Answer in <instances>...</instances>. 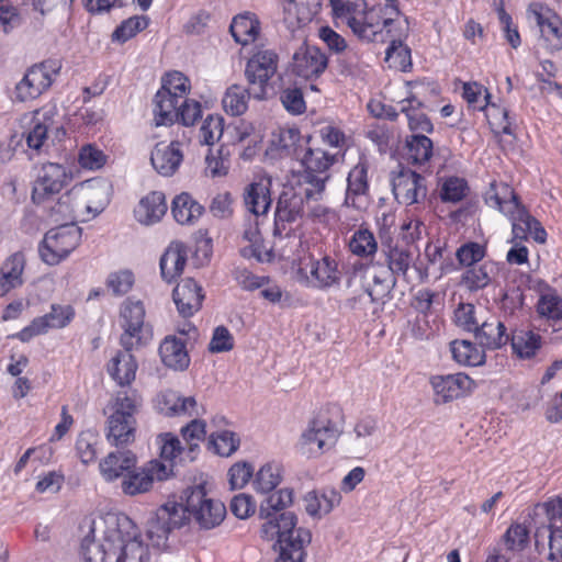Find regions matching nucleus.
I'll return each mask as SVG.
<instances>
[{"label": "nucleus", "mask_w": 562, "mask_h": 562, "mask_svg": "<svg viewBox=\"0 0 562 562\" xmlns=\"http://www.w3.org/2000/svg\"><path fill=\"white\" fill-rule=\"evenodd\" d=\"M95 530L101 533L98 541L87 535L81 542L86 562H148V549L126 515L109 513L93 522L91 533Z\"/></svg>", "instance_id": "f257e3e1"}, {"label": "nucleus", "mask_w": 562, "mask_h": 562, "mask_svg": "<svg viewBox=\"0 0 562 562\" xmlns=\"http://www.w3.org/2000/svg\"><path fill=\"white\" fill-rule=\"evenodd\" d=\"M293 502V492L281 488L270 493L261 503L259 517L265 519L261 526L262 537L277 539L279 557L276 562H304L305 548L312 540L308 529L296 527L297 518L292 512H285Z\"/></svg>", "instance_id": "f03ea898"}, {"label": "nucleus", "mask_w": 562, "mask_h": 562, "mask_svg": "<svg viewBox=\"0 0 562 562\" xmlns=\"http://www.w3.org/2000/svg\"><path fill=\"white\" fill-rule=\"evenodd\" d=\"M485 202L510 217L514 239L522 240L532 236L536 241L544 243L546 231L519 203L518 196L507 183H491Z\"/></svg>", "instance_id": "7ed1b4c3"}, {"label": "nucleus", "mask_w": 562, "mask_h": 562, "mask_svg": "<svg viewBox=\"0 0 562 562\" xmlns=\"http://www.w3.org/2000/svg\"><path fill=\"white\" fill-rule=\"evenodd\" d=\"M337 24H345L359 38H372L380 30L379 11L368 9L364 0H331Z\"/></svg>", "instance_id": "20e7f679"}, {"label": "nucleus", "mask_w": 562, "mask_h": 562, "mask_svg": "<svg viewBox=\"0 0 562 562\" xmlns=\"http://www.w3.org/2000/svg\"><path fill=\"white\" fill-rule=\"evenodd\" d=\"M183 512L201 528L212 529L223 521L226 507L222 502L209 497L204 486L196 485L186 491L184 508L180 514Z\"/></svg>", "instance_id": "39448f33"}, {"label": "nucleus", "mask_w": 562, "mask_h": 562, "mask_svg": "<svg viewBox=\"0 0 562 562\" xmlns=\"http://www.w3.org/2000/svg\"><path fill=\"white\" fill-rule=\"evenodd\" d=\"M339 435L337 425L330 418L316 416L300 436L297 451L306 458L318 457L336 443Z\"/></svg>", "instance_id": "423d86ee"}, {"label": "nucleus", "mask_w": 562, "mask_h": 562, "mask_svg": "<svg viewBox=\"0 0 562 562\" xmlns=\"http://www.w3.org/2000/svg\"><path fill=\"white\" fill-rule=\"evenodd\" d=\"M336 160V154H329L322 148L308 147L305 149L301 158L304 171L300 181L313 188L312 191L307 192L310 196H324L326 183L330 178L328 170Z\"/></svg>", "instance_id": "0eeeda50"}, {"label": "nucleus", "mask_w": 562, "mask_h": 562, "mask_svg": "<svg viewBox=\"0 0 562 562\" xmlns=\"http://www.w3.org/2000/svg\"><path fill=\"white\" fill-rule=\"evenodd\" d=\"M81 239V228L75 224H64L49 229L40 247L42 259L48 265H57L65 259Z\"/></svg>", "instance_id": "6e6552de"}, {"label": "nucleus", "mask_w": 562, "mask_h": 562, "mask_svg": "<svg viewBox=\"0 0 562 562\" xmlns=\"http://www.w3.org/2000/svg\"><path fill=\"white\" fill-rule=\"evenodd\" d=\"M279 57L272 49H259L247 61L245 76L250 87L252 97L262 100L267 95L269 80L278 70Z\"/></svg>", "instance_id": "1a4fd4ad"}, {"label": "nucleus", "mask_w": 562, "mask_h": 562, "mask_svg": "<svg viewBox=\"0 0 562 562\" xmlns=\"http://www.w3.org/2000/svg\"><path fill=\"white\" fill-rule=\"evenodd\" d=\"M369 278L372 283L364 285V291L368 293L372 302H380L387 297L396 286L397 280L392 272L380 267H369L362 262H355L348 272L347 285L351 286L357 279Z\"/></svg>", "instance_id": "9d476101"}, {"label": "nucleus", "mask_w": 562, "mask_h": 562, "mask_svg": "<svg viewBox=\"0 0 562 562\" xmlns=\"http://www.w3.org/2000/svg\"><path fill=\"white\" fill-rule=\"evenodd\" d=\"M313 188L299 180V186H284L276 207V225L292 223L305 215V201L317 202L323 198L310 196Z\"/></svg>", "instance_id": "9b49d317"}, {"label": "nucleus", "mask_w": 562, "mask_h": 562, "mask_svg": "<svg viewBox=\"0 0 562 562\" xmlns=\"http://www.w3.org/2000/svg\"><path fill=\"white\" fill-rule=\"evenodd\" d=\"M171 474L170 464L153 460L146 467L138 468L137 464L130 470L121 481V488L125 495L135 496L148 492L155 480L162 481Z\"/></svg>", "instance_id": "f8f14e48"}, {"label": "nucleus", "mask_w": 562, "mask_h": 562, "mask_svg": "<svg viewBox=\"0 0 562 562\" xmlns=\"http://www.w3.org/2000/svg\"><path fill=\"white\" fill-rule=\"evenodd\" d=\"M56 109L54 106H44L33 112L24 113L20 123L25 130V137L29 148L40 150L47 140L48 131L54 126Z\"/></svg>", "instance_id": "ddd939ff"}, {"label": "nucleus", "mask_w": 562, "mask_h": 562, "mask_svg": "<svg viewBox=\"0 0 562 562\" xmlns=\"http://www.w3.org/2000/svg\"><path fill=\"white\" fill-rule=\"evenodd\" d=\"M69 180L70 176L63 165L56 162L44 164L33 186V202L43 203L59 193Z\"/></svg>", "instance_id": "4468645a"}, {"label": "nucleus", "mask_w": 562, "mask_h": 562, "mask_svg": "<svg viewBox=\"0 0 562 562\" xmlns=\"http://www.w3.org/2000/svg\"><path fill=\"white\" fill-rule=\"evenodd\" d=\"M528 14L539 27L541 40L547 49L550 52L562 49V20L560 16L540 3L530 4Z\"/></svg>", "instance_id": "2eb2a0df"}, {"label": "nucleus", "mask_w": 562, "mask_h": 562, "mask_svg": "<svg viewBox=\"0 0 562 562\" xmlns=\"http://www.w3.org/2000/svg\"><path fill=\"white\" fill-rule=\"evenodd\" d=\"M392 191L401 204H419L427 195L425 178L411 169L402 168L397 173L393 172Z\"/></svg>", "instance_id": "dca6fc26"}, {"label": "nucleus", "mask_w": 562, "mask_h": 562, "mask_svg": "<svg viewBox=\"0 0 562 562\" xmlns=\"http://www.w3.org/2000/svg\"><path fill=\"white\" fill-rule=\"evenodd\" d=\"M180 512L181 507L176 505L162 506L147 521L146 533L153 547L166 548L170 531L182 527L183 517Z\"/></svg>", "instance_id": "f3484780"}, {"label": "nucleus", "mask_w": 562, "mask_h": 562, "mask_svg": "<svg viewBox=\"0 0 562 562\" xmlns=\"http://www.w3.org/2000/svg\"><path fill=\"white\" fill-rule=\"evenodd\" d=\"M407 86L411 88L409 95L398 102L400 112L404 113L408 127L413 132L431 133L434 127L428 116L422 111L424 105L420 99L423 90L426 89L424 81H409Z\"/></svg>", "instance_id": "a211bd4d"}, {"label": "nucleus", "mask_w": 562, "mask_h": 562, "mask_svg": "<svg viewBox=\"0 0 562 562\" xmlns=\"http://www.w3.org/2000/svg\"><path fill=\"white\" fill-rule=\"evenodd\" d=\"M121 319L124 333L121 336L123 348L133 349L140 342V331L144 326L145 307L142 301L127 299L121 306Z\"/></svg>", "instance_id": "6ab92c4d"}, {"label": "nucleus", "mask_w": 562, "mask_h": 562, "mask_svg": "<svg viewBox=\"0 0 562 562\" xmlns=\"http://www.w3.org/2000/svg\"><path fill=\"white\" fill-rule=\"evenodd\" d=\"M328 58L318 47L302 44L293 54L291 69L304 79L318 78L327 68Z\"/></svg>", "instance_id": "aec40b11"}, {"label": "nucleus", "mask_w": 562, "mask_h": 562, "mask_svg": "<svg viewBox=\"0 0 562 562\" xmlns=\"http://www.w3.org/2000/svg\"><path fill=\"white\" fill-rule=\"evenodd\" d=\"M368 162L363 159L349 171L344 204L363 210L369 204Z\"/></svg>", "instance_id": "412c9836"}, {"label": "nucleus", "mask_w": 562, "mask_h": 562, "mask_svg": "<svg viewBox=\"0 0 562 562\" xmlns=\"http://www.w3.org/2000/svg\"><path fill=\"white\" fill-rule=\"evenodd\" d=\"M75 311L71 305H52L49 313L35 318L31 325L21 331V339L27 340L33 336L46 333L50 328H64L74 318Z\"/></svg>", "instance_id": "4be33fe9"}, {"label": "nucleus", "mask_w": 562, "mask_h": 562, "mask_svg": "<svg viewBox=\"0 0 562 562\" xmlns=\"http://www.w3.org/2000/svg\"><path fill=\"white\" fill-rule=\"evenodd\" d=\"M87 192L83 186L75 187L64 194L52 207V216L55 222L75 221L89 213L91 207L86 204Z\"/></svg>", "instance_id": "5701e85b"}, {"label": "nucleus", "mask_w": 562, "mask_h": 562, "mask_svg": "<svg viewBox=\"0 0 562 562\" xmlns=\"http://www.w3.org/2000/svg\"><path fill=\"white\" fill-rule=\"evenodd\" d=\"M437 404L448 403L470 390L473 381L464 373L435 375L430 379Z\"/></svg>", "instance_id": "b1692460"}, {"label": "nucleus", "mask_w": 562, "mask_h": 562, "mask_svg": "<svg viewBox=\"0 0 562 562\" xmlns=\"http://www.w3.org/2000/svg\"><path fill=\"white\" fill-rule=\"evenodd\" d=\"M137 464V458L131 450L117 449L109 452L99 463V470L106 482L123 480Z\"/></svg>", "instance_id": "393cba45"}, {"label": "nucleus", "mask_w": 562, "mask_h": 562, "mask_svg": "<svg viewBox=\"0 0 562 562\" xmlns=\"http://www.w3.org/2000/svg\"><path fill=\"white\" fill-rule=\"evenodd\" d=\"M179 142L169 144L160 142L156 144L150 155V162L154 169L164 177H170L179 169L183 154Z\"/></svg>", "instance_id": "a878e982"}, {"label": "nucleus", "mask_w": 562, "mask_h": 562, "mask_svg": "<svg viewBox=\"0 0 562 562\" xmlns=\"http://www.w3.org/2000/svg\"><path fill=\"white\" fill-rule=\"evenodd\" d=\"M172 297L179 314L191 317L201 308L204 294L202 288L192 278H187L177 284Z\"/></svg>", "instance_id": "bb28decb"}, {"label": "nucleus", "mask_w": 562, "mask_h": 562, "mask_svg": "<svg viewBox=\"0 0 562 562\" xmlns=\"http://www.w3.org/2000/svg\"><path fill=\"white\" fill-rule=\"evenodd\" d=\"M382 252L385 257L387 271L395 276V279L402 278L408 281V270L415 265V255L407 246L393 244L391 239L382 241Z\"/></svg>", "instance_id": "cd10ccee"}, {"label": "nucleus", "mask_w": 562, "mask_h": 562, "mask_svg": "<svg viewBox=\"0 0 562 562\" xmlns=\"http://www.w3.org/2000/svg\"><path fill=\"white\" fill-rule=\"evenodd\" d=\"M271 178L262 177L249 183L244 191L246 209L256 217L266 215L271 206Z\"/></svg>", "instance_id": "c85d7f7f"}, {"label": "nucleus", "mask_w": 562, "mask_h": 562, "mask_svg": "<svg viewBox=\"0 0 562 562\" xmlns=\"http://www.w3.org/2000/svg\"><path fill=\"white\" fill-rule=\"evenodd\" d=\"M167 209L165 194L160 191H153L140 199L134 209V216L138 223L148 226L160 222Z\"/></svg>", "instance_id": "c756f323"}, {"label": "nucleus", "mask_w": 562, "mask_h": 562, "mask_svg": "<svg viewBox=\"0 0 562 562\" xmlns=\"http://www.w3.org/2000/svg\"><path fill=\"white\" fill-rule=\"evenodd\" d=\"M131 350H119L106 366L108 373L120 386L130 385L135 380L138 366Z\"/></svg>", "instance_id": "7c9ffc66"}, {"label": "nucleus", "mask_w": 562, "mask_h": 562, "mask_svg": "<svg viewBox=\"0 0 562 562\" xmlns=\"http://www.w3.org/2000/svg\"><path fill=\"white\" fill-rule=\"evenodd\" d=\"M164 364L176 371H183L190 364V357L183 340L176 336H167L159 347Z\"/></svg>", "instance_id": "2f4dec72"}, {"label": "nucleus", "mask_w": 562, "mask_h": 562, "mask_svg": "<svg viewBox=\"0 0 562 562\" xmlns=\"http://www.w3.org/2000/svg\"><path fill=\"white\" fill-rule=\"evenodd\" d=\"M304 502L306 513L312 517L321 518L340 504L341 495L334 488L311 491L305 495Z\"/></svg>", "instance_id": "473e14b6"}, {"label": "nucleus", "mask_w": 562, "mask_h": 562, "mask_svg": "<svg viewBox=\"0 0 562 562\" xmlns=\"http://www.w3.org/2000/svg\"><path fill=\"white\" fill-rule=\"evenodd\" d=\"M188 258V249L181 241H172L160 258L161 277L171 282L183 271Z\"/></svg>", "instance_id": "72a5a7b5"}, {"label": "nucleus", "mask_w": 562, "mask_h": 562, "mask_svg": "<svg viewBox=\"0 0 562 562\" xmlns=\"http://www.w3.org/2000/svg\"><path fill=\"white\" fill-rule=\"evenodd\" d=\"M321 7L319 0H291L284 7V22L294 30L312 21Z\"/></svg>", "instance_id": "f704fd0d"}, {"label": "nucleus", "mask_w": 562, "mask_h": 562, "mask_svg": "<svg viewBox=\"0 0 562 562\" xmlns=\"http://www.w3.org/2000/svg\"><path fill=\"white\" fill-rule=\"evenodd\" d=\"M477 342L488 349H497L507 344L509 336L502 322L495 317L484 321L473 331Z\"/></svg>", "instance_id": "c9c22d12"}, {"label": "nucleus", "mask_w": 562, "mask_h": 562, "mask_svg": "<svg viewBox=\"0 0 562 562\" xmlns=\"http://www.w3.org/2000/svg\"><path fill=\"white\" fill-rule=\"evenodd\" d=\"M136 419L122 415H110L108 418L106 439L116 448L127 446L135 440Z\"/></svg>", "instance_id": "e433bc0d"}, {"label": "nucleus", "mask_w": 562, "mask_h": 562, "mask_svg": "<svg viewBox=\"0 0 562 562\" xmlns=\"http://www.w3.org/2000/svg\"><path fill=\"white\" fill-rule=\"evenodd\" d=\"M195 406L194 397H182L171 390L161 392L156 400L157 409L166 416L192 415Z\"/></svg>", "instance_id": "4c0bfd02"}, {"label": "nucleus", "mask_w": 562, "mask_h": 562, "mask_svg": "<svg viewBox=\"0 0 562 562\" xmlns=\"http://www.w3.org/2000/svg\"><path fill=\"white\" fill-rule=\"evenodd\" d=\"M380 30H376V34L372 38H362L366 42H390V44H402L408 36V21L404 20L383 18L379 13Z\"/></svg>", "instance_id": "58836bf2"}, {"label": "nucleus", "mask_w": 562, "mask_h": 562, "mask_svg": "<svg viewBox=\"0 0 562 562\" xmlns=\"http://www.w3.org/2000/svg\"><path fill=\"white\" fill-rule=\"evenodd\" d=\"M181 101L168 90H158L154 98L155 125H171L178 121Z\"/></svg>", "instance_id": "ea45409f"}, {"label": "nucleus", "mask_w": 562, "mask_h": 562, "mask_svg": "<svg viewBox=\"0 0 562 562\" xmlns=\"http://www.w3.org/2000/svg\"><path fill=\"white\" fill-rule=\"evenodd\" d=\"M311 277L315 281L314 285L321 289H327L340 284L341 272L338 262L329 257L324 256L311 263Z\"/></svg>", "instance_id": "a19ab883"}, {"label": "nucleus", "mask_w": 562, "mask_h": 562, "mask_svg": "<svg viewBox=\"0 0 562 562\" xmlns=\"http://www.w3.org/2000/svg\"><path fill=\"white\" fill-rule=\"evenodd\" d=\"M496 272L495 263L486 261L467 269L462 274L461 282L468 290L479 291L486 288L494 280Z\"/></svg>", "instance_id": "79ce46f5"}, {"label": "nucleus", "mask_w": 562, "mask_h": 562, "mask_svg": "<svg viewBox=\"0 0 562 562\" xmlns=\"http://www.w3.org/2000/svg\"><path fill=\"white\" fill-rule=\"evenodd\" d=\"M203 210L188 193L177 195L171 205L173 218L181 225L192 224L202 215Z\"/></svg>", "instance_id": "37998d69"}, {"label": "nucleus", "mask_w": 562, "mask_h": 562, "mask_svg": "<svg viewBox=\"0 0 562 562\" xmlns=\"http://www.w3.org/2000/svg\"><path fill=\"white\" fill-rule=\"evenodd\" d=\"M251 95L252 89L248 90L237 83L229 86L222 100L224 111L232 116L244 114L248 109V101Z\"/></svg>", "instance_id": "c03bdc74"}, {"label": "nucleus", "mask_w": 562, "mask_h": 562, "mask_svg": "<svg viewBox=\"0 0 562 562\" xmlns=\"http://www.w3.org/2000/svg\"><path fill=\"white\" fill-rule=\"evenodd\" d=\"M348 248L357 257L373 258L378 251V243L370 229L360 227L350 237Z\"/></svg>", "instance_id": "a18cd8bd"}, {"label": "nucleus", "mask_w": 562, "mask_h": 562, "mask_svg": "<svg viewBox=\"0 0 562 562\" xmlns=\"http://www.w3.org/2000/svg\"><path fill=\"white\" fill-rule=\"evenodd\" d=\"M61 64L58 59H47L32 66L25 75L44 92L53 83L54 77L59 74Z\"/></svg>", "instance_id": "49530a36"}, {"label": "nucleus", "mask_w": 562, "mask_h": 562, "mask_svg": "<svg viewBox=\"0 0 562 562\" xmlns=\"http://www.w3.org/2000/svg\"><path fill=\"white\" fill-rule=\"evenodd\" d=\"M229 30L237 43L247 45L254 42L259 34V22L247 14L238 15L234 18Z\"/></svg>", "instance_id": "de8ad7c7"}, {"label": "nucleus", "mask_w": 562, "mask_h": 562, "mask_svg": "<svg viewBox=\"0 0 562 562\" xmlns=\"http://www.w3.org/2000/svg\"><path fill=\"white\" fill-rule=\"evenodd\" d=\"M282 465L276 462H269L260 468L254 486L256 491L269 494L271 493L282 481Z\"/></svg>", "instance_id": "09e8293b"}, {"label": "nucleus", "mask_w": 562, "mask_h": 562, "mask_svg": "<svg viewBox=\"0 0 562 562\" xmlns=\"http://www.w3.org/2000/svg\"><path fill=\"white\" fill-rule=\"evenodd\" d=\"M142 405V397L135 390L117 392L111 415H122L135 419V414Z\"/></svg>", "instance_id": "8fccbe9b"}, {"label": "nucleus", "mask_w": 562, "mask_h": 562, "mask_svg": "<svg viewBox=\"0 0 562 562\" xmlns=\"http://www.w3.org/2000/svg\"><path fill=\"white\" fill-rule=\"evenodd\" d=\"M406 147L407 159L413 164H425L432 156V142L425 135H412L406 142Z\"/></svg>", "instance_id": "3c124183"}, {"label": "nucleus", "mask_w": 562, "mask_h": 562, "mask_svg": "<svg viewBox=\"0 0 562 562\" xmlns=\"http://www.w3.org/2000/svg\"><path fill=\"white\" fill-rule=\"evenodd\" d=\"M451 352L453 359L463 366H480L484 362V352L468 340L452 341Z\"/></svg>", "instance_id": "603ef678"}, {"label": "nucleus", "mask_w": 562, "mask_h": 562, "mask_svg": "<svg viewBox=\"0 0 562 562\" xmlns=\"http://www.w3.org/2000/svg\"><path fill=\"white\" fill-rule=\"evenodd\" d=\"M512 347L519 358L530 359L541 347V337L532 331H519L512 337Z\"/></svg>", "instance_id": "864d4df0"}, {"label": "nucleus", "mask_w": 562, "mask_h": 562, "mask_svg": "<svg viewBox=\"0 0 562 562\" xmlns=\"http://www.w3.org/2000/svg\"><path fill=\"white\" fill-rule=\"evenodd\" d=\"M23 259L15 254L7 259L0 270L1 280L12 289L22 284Z\"/></svg>", "instance_id": "5fc2aeb1"}, {"label": "nucleus", "mask_w": 562, "mask_h": 562, "mask_svg": "<svg viewBox=\"0 0 562 562\" xmlns=\"http://www.w3.org/2000/svg\"><path fill=\"white\" fill-rule=\"evenodd\" d=\"M224 131V120L218 115H207L200 128V143L203 145H213L220 140Z\"/></svg>", "instance_id": "6e6d98bb"}, {"label": "nucleus", "mask_w": 562, "mask_h": 562, "mask_svg": "<svg viewBox=\"0 0 562 562\" xmlns=\"http://www.w3.org/2000/svg\"><path fill=\"white\" fill-rule=\"evenodd\" d=\"M210 443L214 451L222 457H229L239 447V438L229 430H224L211 436Z\"/></svg>", "instance_id": "4d7b16f0"}, {"label": "nucleus", "mask_w": 562, "mask_h": 562, "mask_svg": "<svg viewBox=\"0 0 562 562\" xmlns=\"http://www.w3.org/2000/svg\"><path fill=\"white\" fill-rule=\"evenodd\" d=\"M148 19L146 16H132L124 22L112 34L114 41L124 43L135 36L139 31L146 29Z\"/></svg>", "instance_id": "13d9d810"}, {"label": "nucleus", "mask_w": 562, "mask_h": 562, "mask_svg": "<svg viewBox=\"0 0 562 562\" xmlns=\"http://www.w3.org/2000/svg\"><path fill=\"white\" fill-rule=\"evenodd\" d=\"M538 312L549 321H562V297L553 293L541 295L538 302Z\"/></svg>", "instance_id": "bf43d9fd"}, {"label": "nucleus", "mask_w": 562, "mask_h": 562, "mask_svg": "<svg viewBox=\"0 0 562 562\" xmlns=\"http://www.w3.org/2000/svg\"><path fill=\"white\" fill-rule=\"evenodd\" d=\"M467 192V182L461 178L451 177L442 183L440 198L443 202L457 203L465 198Z\"/></svg>", "instance_id": "052dcab7"}, {"label": "nucleus", "mask_w": 562, "mask_h": 562, "mask_svg": "<svg viewBox=\"0 0 562 562\" xmlns=\"http://www.w3.org/2000/svg\"><path fill=\"white\" fill-rule=\"evenodd\" d=\"M97 436L91 431H82L76 441V450L82 463L88 464L97 457Z\"/></svg>", "instance_id": "680f3d73"}, {"label": "nucleus", "mask_w": 562, "mask_h": 562, "mask_svg": "<svg viewBox=\"0 0 562 562\" xmlns=\"http://www.w3.org/2000/svg\"><path fill=\"white\" fill-rule=\"evenodd\" d=\"M385 61L390 67L405 71L411 66V50L402 44H390L385 53Z\"/></svg>", "instance_id": "e2e57ef3"}, {"label": "nucleus", "mask_w": 562, "mask_h": 562, "mask_svg": "<svg viewBox=\"0 0 562 562\" xmlns=\"http://www.w3.org/2000/svg\"><path fill=\"white\" fill-rule=\"evenodd\" d=\"M529 531L520 524L512 525L505 532L503 539L508 550L521 551L528 543Z\"/></svg>", "instance_id": "0e129e2a"}, {"label": "nucleus", "mask_w": 562, "mask_h": 562, "mask_svg": "<svg viewBox=\"0 0 562 562\" xmlns=\"http://www.w3.org/2000/svg\"><path fill=\"white\" fill-rule=\"evenodd\" d=\"M463 98L473 109L483 110L487 104L490 93L483 86L476 82L463 85Z\"/></svg>", "instance_id": "69168bd1"}, {"label": "nucleus", "mask_w": 562, "mask_h": 562, "mask_svg": "<svg viewBox=\"0 0 562 562\" xmlns=\"http://www.w3.org/2000/svg\"><path fill=\"white\" fill-rule=\"evenodd\" d=\"M160 443V457L164 459L165 464L172 468V460L181 452L180 440L170 432L161 434L158 436Z\"/></svg>", "instance_id": "338daca9"}, {"label": "nucleus", "mask_w": 562, "mask_h": 562, "mask_svg": "<svg viewBox=\"0 0 562 562\" xmlns=\"http://www.w3.org/2000/svg\"><path fill=\"white\" fill-rule=\"evenodd\" d=\"M159 90H168L172 95H177L183 100L189 92V80L183 74L173 71L166 76L162 87Z\"/></svg>", "instance_id": "774afa93"}]
</instances>
